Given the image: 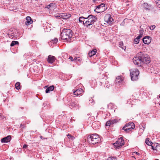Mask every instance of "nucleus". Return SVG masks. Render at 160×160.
Segmentation results:
<instances>
[{
    "instance_id": "obj_7",
    "label": "nucleus",
    "mask_w": 160,
    "mask_h": 160,
    "mask_svg": "<svg viewBox=\"0 0 160 160\" xmlns=\"http://www.w3.org/2000/svg\"><path fill=\"white\" fill-rule=\"evenodd\" d=\"M124 144V140L122 137L118 138L116 142L113 143L114 148L116 149L120 148Z\"/></svg>"
},
{
    "instance_id": "obj_22",
    "label": "nucleus",
    "mask_w": 160,
    "mask_h": 160,
    "mask_svg": "<svg viewBox=\"0 0 160 160\" xmlns=\"http://www.w3.org/2000/svg\"><path fill=\"white\" fill-rule=\"evenodd\" d=\"M19 42L18 41H13L10 45L11 47H12L14 46L15 45L18 44Z\"/></svg>"
},
{
    "instance_id": "obj_42",
    "label": "nucleus",
    "mask_w": 160,
    "mask_h": 160,
    "mask_svg": "<svg viewBox=\"0 0 160 160\" xmlns=\"http://www.w3.org/2000/svg\"><path fill=\"white\" fill-rule=\"evenodd\" d=\"M78 57H77V56H75L74 57V60L76 62H77V60L78 59Z\"/></svg>"
},
{
    "instance_id": "obj_19",
    "label": "nucleus",
    "mask_w": 160,
    "mask_h": 160,
    "mask_svg": "<svg viewBox=\"0 0 160 160\" xmlns=\"http://www.w3.org/2000/svg\"><path fill=\"white\" fill-rule=\"evenodd\" d=\"M105 10V8L102 9V8H98V7H97V8H96V9L95 10V11H96V12H97L98 13H99L100 12H103Z\"/></svg>"
},
{
    "instance_id": "obj_10",
    "label": "nucleus",
    "mask_w": 160,
    "mask_h": 160,
    "mask_svg": "<svg viewBox=\"0 0 160 160\" xmlns=\"http://www.w3.org/2000/svg\"><path fill=\"white\" fill-rule=\"evenodd\" d=\"M104 20L105 22L109 24L111 23L113 21V19L109 14L106 15L104 17Z\"/></svg>"
},
{
    "instance_id": "obj_35",
    "label": "nucleus",
    "mask_w": 160,
    "mask_h": 160,
    "mask_svg": "<svg viewBox=\"0 0 160 160\" xmlns=\"http://www.w3.org/2000/svg\"><path fill=\"white\" fill-rule=\"evenodd\" d=\"M142 35H143V33H142V32H141L140 34L139 35V36H138L137 37V38H138V39H140V38L142 37Z\"/></svg>"
},
{
    "instance_id": "obj_38",
    "label": "nucleus",
    "mask_w": 160,
    "mask_h": 160,
    "mask_svg": "<svg viewBox=\"0 0 160 160\" xmlns=\"http://www.w3.org/2000/svg\"><path fill=\"white\" fill-rule=\"evenodd\" d=\"M155 28V26L154 25H152L150 27V30H153Z\"/></svg>"
},
{
    "instance_id": "obj_8",
    "label": "nucleus",
    "mask_w": 160,
    "mask_h": 160,
    "mask_svg": "<svg viewBox=\"0 0 160 160\" xmlns=\"http://www.w3.org/2000/svg\"><path fill=\"white\" fill-rule=\"evenodd\" d=\"M135 127V126L133 122H129L126 124V125L122 128V129L128 132L129 131L134 129Z\"/></svg>"
},
{
    "instance_id": "obj_44",
    "label": "nucleus",
    "mask_w": 160,
    "mask_h": 160,
    "mask_svg": "<svg viewBox=\"0 0 160 160\" xmlns=\"http://www.w3.org/2000/svg\"><path fill=\"white\" fill-rule=\"evenodd\" d=\"M28 146L26 144H24L23 145V148H27Z\"/></svg>"
},
{
    "instance_id": "obj_51",
    "label": "nucleus",
    "mask_w": 160,
    "mask_h": 160,
    "mask_svg": "<svg viewBox=\"0 0 160 160\" xmlns=\"http://www.w3.org/2000/svg\"><path fill=\"white\" fill-rule=\"evenodd\" d=\"M159 98H160V96H159Z\"/></svg>"
},
{
    "instance_id": "obj_12",
    "label": "nucleus",
    "mask_w": 160,
    "mask_h": 160,
    "mask_svg": "<svg viewBox=\"0 0 160 160\" xmlns=\"http://www.w3.org/2000/svg\"><path fill=\"white\" fill-rule=\"evenodd\" d=\"M83 92L81 88L79 89H74L73 90V93L74 95L78 96L82 94Z\"/></svg>"
},
{
    "instance_id": "obj_20",
    "label": "nucleus",
    "mask_w": 160,
    "mask_h": 160,
    "mask_svg": "<svg viewBox=\"0 0 160 160\" xmlns=\"http://www.w3.org/2000/svg\"><path fill=\"white\" fill-rule=\"evenodd\" d=\"M143 7L146 9L149 10L151 6L148 5L147 3H145L143 4Z\"/></svg>"
},
{
    "instance_id": "obj_37",
    "label": "nucleus",
    "mask_w": 160,
    "mask_h": 160,
    "mask_svg": "<svg viewBox=\"0 0 160 160\" xmlns=\"http://www.w3.org/2000/svg\"><path fill=\"white\" fill-rule=\"evenodd\" d=\"M52 5V3H51L50 4L47 6V7H45V8H47L48 9H50L51 6Z\"/></svg>"
},
{
    "instance_id": "obj_39",
    "label": "nucleus",
    "mask_w": 160,
    "mask_h": 160,
    "mask_svg": "<svg viewBox=\"0 0 160 160\" xmlns=\"http://www.w3.org/2000/svg\"><path fill=\"white\" fill-rule=\"evenodd\" d=\"M112 106H113V104L112 103H110L108 105V108L111 109L112 108L111 107H112Z\"/></svg>"
},
{
    "instance_id": "obj_40",
    "label": "nucleus",
    "mask_w": 160,
    "mask_h": 160,
    "mask_svg": "<svg viewBox=\"0 0 160 160\" xmlns=\"http://www.w3.org/2000/svg\"><path fill=\"white\" fill-rule=\"evenodd\" d=\"M82 61V58L80 57H78V59L77 60V62L78 61V62H81Z\"/></svg>"
},
{
    "instance_id": "obj_25",
    "label": "nucleus",
    "mask_w": 160,
    "mask_h": 160,
    "mask_svg": "<svg viewBox=\"0 0 160 160\" xmlns=\"http://www.w3.org/2000/svg\"><path fill=\"white\" fill-rule=\"evenodd\" d=\"M111 122L112 125L117 123L118 122V120L116 119H111L110 120Z\"/></svg>"
},
{
    "instance_id": "obj_23",
    "label": "nucleus",
    "mask_w": 160,
    "mask_h": 160,
    "mask_svg": "<svg viewBox=\"0 0 160 160\" xmlns=\"http://www.w3.org/2000/svg\"><path fill=\"white\" fill-rule=\"evenodd\" d=\"M145 143L148 145L151 146L152 144V143L149 141L148 138H147L145 142Z\"/></svg>"
},
{
    "instance_id": "obj_45",
    "label": "nucleus",
    "mask_w": 160,
    "mask_h": 160,
    "mask_svg": "<svg viewBox=\"0 0 160 160\" xmlns=\"http://www.w3.org/2000/svg\"><path fill=\"white\" fill-rule=\"evenodd\" d=\"M93 99H92V98H91L90 100H89V101H91V102H93Z\"/></svg>"
},
{
    "instance_id": "obj_34",
    "label": "nucleus",
    "mask_w": 160,
    "mask_h": 160,
    "mask_svg": "<svg viewBox=\"0 0 160 160\" xmlns=\"http://www.w3.org/2000/svg\"><path fill=\"white\" fill-rule=\"evenodd\" d=\"M108 160H117V158H116L110 157L108 158Z\"/></svg>"
},
{
    "instance_id": "obj_24",
    "label": "nucleus",
    "mask_w": 160,
    "mask_h": 160,
    "mask_svg": "<svg viewBox=\"0 0 160 160\" xmlns=\"http://www.w3.org/2000/svg\"><path fill=\"white\" fill-rule=\"evenodd\" d=\"M16 88L17 90H19L20 88V83L19 82H16L15 84Z\"/></svg>"
},
{
    "instance_id": "obj_13",
    "label": "nucleus",
    "mask_w": 160,
    "mask_h": 160,
    "mask_svg": "<svg viewBox=\"0 0 160 160\" xmlns=\"http://www.w3.org/2000/svg\"><path fill=\"white\" fill-rule=\"evenodd\" d=\"M150 38V37L146 36L142 39L143 43L146 44H149L151 42V39Z\"/></svg>"
},
{
    "instance_id": "obj_43",
    "label": "nucleus",
    "mask_w": 160,
    "mask_h": 160,
    "mask_svg": "<svg viewBox=\"0 0 160 160\" xmlns=\"http://www.w3.org/2000/svg\"><path fill=\"white\" fill-rule=\"evenodd\" d=\"M24 128V125H22L21 124L20 126V128H21V129H22Z\"/></svg>"
},
{
    "instance_id": "obj_29",
    "label": "nucleus",
    "mask_w": 160,
    "mask_h": 160,
    "mask_svg": "<svg viewBox=\"0 0 160 160\" xmlns=\"http://www.w3.org/2000/svg\"><path fill=\"white\" fill-rule=\"evenodd\" d=\"M68 138L72 140H73L75 138L72 136L71 135L69 134H68L67 135Z\"/></svg>"
},
{
    "instance_id": "obj_48",
    "label": "nucleus",
    "mask_w": 160,
    "mask_h": 160,
    "mask_svg": "<svg viewBox=\"0 0 160 160\" xmlns=\"http://www.w3.org/2000/svg\"><path fill=\"white\" fill-rule=\"evenodd\" d=\"M42 136H40V138L42 139Z\"/></svg>"
},
{
    "instance_id": "obj_3",
    "label": "nucleus",
    "mask_w": 160,
    "mask_h": 160,
    "mask_svg": "<svg viewBox=\"0 0 160 160\" xmlns=\"http://www.w3.org/2000/svg\"><path fill=\"white\" fill-rule=\"evenodd\" d=\"M85 19H87V20L85 22L84 26L89 28H91L92 26V25L96 21L97 18L93 15H89Z\"/></svg>"
},
{
    "instance_id": "obj_46",
    "label": "nucleus",
    "mask_w": 160,
    "mask_h": 160,
    "mask_svg": "<svg viewBox=\"0 0 160 160\" xmlns=\"http://www.w3.org/2000/svg\"><path fill=\"white\" fill-rule=\"evenodd\" d=\"M135 153L137 154V155H140V153L138 152H136Z\"/></svg>"
},
{
    "instance_id": "obj_36",
    "label": "nucleus",
    "mask_w": 160,
    "mask_h": 160,
    "mask_svg": "<svg viewBox=\"0 0 160 160\" xmlns=\"http://www.w3.org/2000/svg\"><path fill=\"white\" fill-rule=\"evenodd\" d=\"M123 43L122 42H119V47L122 48V49H125L124 48H123L122 47V46L123 45Z\"/></svg>"
},
{
    "instance_id": "obj_15",
    "label": "nucleus",
    "mask_w": 160,
    "mask_h": 160,
    "mask_svg": "<svg viewBox=\"0 0 160 160\" xmlns=\"http://www.w3.org/2000/svg\"><path fill=\"white\" fill-rule=\"evenodd\" d=\"M67 13H58L55 15L54 16L57 18H62L64 19Z\"/></svg>"
},
{
    "instance_id": "obj_1",
    "label": "nucleus",
    "mask_w": 160,
    "mask_h": 160,
    "mask_svg": "<svg viewBox=\"0 0 160 160\" xmlns=\"http://www.w3.org/2000/svg\"><path fill=\"white\" fill-rule=\"evenodd\" d=\"M150 61L149 58L141 52L137 54L133 59V62L138 66H142L143 63L148 64Z\"/></svg>"
},
{
    "instance_id": "obj_41",
    "label": "nucleus",
    "mask_w": 160,
    "mask_h": 160,
    "mask_svg": "<svg viewBox=\"0 0 160 160\" xmlns=\"http://www.w3.org/2000/svg\"><path fill=\"white\" fill-rule=\"evenodd\" d=\"M69 59L70 60L72 61H74V59L73 58V57L71 56H70L69 57Z\"/></svg>"
},
{
    "instance_id": "obj_26",
    "label": "nucleus",
    "mask_w": 160,
    "mask_h": 160,
    "mask_svg": "<svg viewBox=\"0 0 160 160\" xmlns=\"http://www.w3.org/2000/svg\"><path fill=\"white\" fill-rule=\"evenodd\" d=\"M76 104L77 103L76 102H73L69 106L70 108H72L74 107L76 105Z\"/></svg>"
},
{
    "instance_id": "obj_2",
    "label": "nucleus",
    "mask_w": 160,
    "mask_h": 160,
    "mask_svg": "<svg viewBox=\"0 0 160 160\" xmlns=\"http://www.w3.org/2000/svg\"><path fill=\"white\" fill-rule=\"evenodd\" d=\"M72 30L69 29H64L61 33V39L70 42L69 39L72 37Z\"/></svg>"
},
{
    "instance_id": "obj_30",
    "label": "nucleus",
    "mask_w": 160,
    "mask_h": 160,
    "mask_svg": "<svg viewBox=\"0 0 160 160\" xmlns=\"http://www.w3.org/2000/svg\"><path fill=\"white\" fill-rule=\"evenodd\" d=\"M111 125H112V124H111V122L110 120L109 121H108L106 122L105 125L106 126H110Z\"/></svg>"
},
{
    "instance_id": "obj_11",
    "label": "nucleus",
    "mask_w": 160,
    "mask_h": 160,
    "mask_svg": "<svg viewBox=\"0 0 160 160\" xmlns=\"http://www.w3.org/2000/svg\"><path fill=\"white\" fill-rule=\"evenodd\" d=\"M56 59V58L55 56L49 55L48 56L47 61L49 63H52L55 61Z\"/></svg>"
},
{
    "instance_id": "obj_49",
    "label": "nucleus",
    "mask_w": 160,
    "mask_h": 160,
    "mask_svg": "<svg viewBox=\"0 0 160 160\" xmlns=\"http://www.w3.org/2000/svg\"><path fill=\"white\" fill-rule=\"evenodd\" d=\"M155 160H159L158 159H156Z\"/></svg>"
},
{
    "instance_id": "obj_6",
    "label": "nucleus",
    "mask_w": 160,
    "mask_h": 160,
    "mask_svg": "<svg viewBox=\"0 0 160 160\" xmlns=\"http://www.w3.org/2000/svg\"><path fill=\"white\" fill-rule=\"evenodd\" d=\"M18 31L15 28H11L8 31V36L10 38L15 39L18 36Z\"/></svg>"
},
{
    "instance_id": "obj_47",
    "label": "nucleus",
    "mask_w": 160,
    "mask_h": 160,
    "mask_svg": "<svg viewBox=\"0 0 160 160\" xmlns=\"http://www.w3.org/2000/svg\"><path fill=\"white\" fill-rule=\"evenodd\" d=\"M151 146L152 147V148L153 149V150H155V149L154 148V147L153 146H152V144L151 145Z\"/></svg>"
},
{
    "instance_id": "obj_5",
    "label": "nucleus",
    "mask_w": 160,
    "mask_h": 160,
    "mask_svg": "<svg viewBox=\"0 0 160 160\" xmlns=\"http://www.w3.org/2000/svg\"><path fill=\"white\" fill-rule=\"evenodd\" d=\"M130 76L131 80L135 81L138 79V76L139 73V70L137 69H131L130 70Z\"/></svg>"
},
{
    "instance_id": "obj_17",
    "label": "nucleus",
    "mask_w": 160,
    "mask_h": 160,
    "mask_svg": "<svg viewBox=\"0 0 160 160\" xmlns=\"http://www.w3.org/2000/svg\"><path fill=\"white\" fill-rule=\"evenodd\" d=\"M97 50L96 49H94L90 52L88 53V56L91 57L95 55L97 52Z\"/></svg>"
},
{
    "instance_id": "obj_32",
    "label": "nucleus",
    "mask_w": 160,
    "mask_h": 160,
    "mask_svg": "<svg viewBox=\"0 0 160 160\" xmlns=\"http://www.w3.org/2000/svg\"><path fill=\"white\" fill-rule=\"evenodd\" d=\"M139 39H138L137 38H136L134 39V43L136 44H138L139 42Z\"/></svg>"
},
{
    "instance_id": "obj_9",
    "label": "nucleus",
    "mask_w": 160,
    "mask_h": 160,
    "mask_svg": "<svg viewBox=\"0 0 160 160\" xmlns=\"http://www.w3.org/2000/svg\"><path fill=\"white\" fill-rule=\"evenodd\" d=\"M123 78L120 76H118L115 80L116 84L118 85H122L123 83Z\"/></svg>"
},
{
    "instance_id": "obj_27",
    "label": "nucleus",
    "mask_w": 160,
    "mask_h": 160,
    "mask_svg": "<svg viewBox=\"0 0 160 160\" xmlns=\"http://www.w3.org/2000/svg\"><path fill=\"white\" fill-rule=\"evenodd\" d=\"M97 7H98V8H101L102 9L105 8V4L103 3L101 4L100 5L97 6Z\"/></svg>"
},
{
    "instance_id": "obj_33",
    "label": "nucleus",
    "mask_w": 160,
    "mask_h": 160,
    "mask_svg": "<svg viewBox=\"0 0 160 160\" xmlns=\"http://www.w3.org/2000/svg\"><path fill=\"white\" fill-rule=\"evenodd\" d=\"M58 41V39L57 38H55L53 40H52L51 41V42L52 43H56Z\"/></svg>"
},
{
    "instance_id": "obj_50",
    "label": "nucleus",
    "mask_w": 160,
    "mask_h": 160,
    "mask_svg": "<svg viewBox=\"0 0 160 160\" xmlns=\"http://www.w3.org/2000/svg\"><path fill=\"white\" fill-rule=\"evenodd\" d=\"M1 116V114H0V116Z\"/></svg>"
},
{
    "instance_id": "obj_14",
    "label": "nucleus",
    "mask_w": 160,
    "mask_h": 160,
    "mask_svg": "<svg viewBox=\"0 0 160 160\" xmlns=\"http://www.w3.org/2000/svg\"><path fill=\"white\" fill-rule=\"evenodd\" d=\"M11 139V137L8 135L6 137H4L1 139V141L2 143L8 142H9Z\"/></svg>"
},
{
    "instance_id": "obj_28",
    "label": "nucleus",
    "mask_w": 160,
    "mask_h": 160,
    "mask_svg": "<svg viewBox=\"0 0 160 160\" xmlns=\"http://www.w3.org/2000/svg\"><path fill=\"white\" fill-rule=\"evenodd\" d=\"M71 15L70 14L67 13L66 15L65 16V17L64 18V19L66 20L67 19L71 17Z\"/></svg>"
},
{
    "instance_id": "obj_21",
    "label": "nucleus",
    "mask_w": 160,
    "mask_h": 160,
    "mask_svg": "<svg viewBox=\"0 0 160 160\" xmlns=\"http://www.w3.org/2000/svg\"><path fill=\"white\" fill-rule=\"evenodd\" d=\"M86 18L83 17H81L79 18V22L83 23V24H84V25L85 24V22H84V19H85Z\"/></svg>"
},
{
    "instance_id": "obj_16",
    "label": "nucleus",
    "mask_w": 160,
    "mask_h": 160,
    "mask_svg": "<svg viewBox=\"0 0 160 160\" xmlns=\"http://www.w3.org/2000/svg\"><path fill=\"white\" fill-rule=\"evenodd\" d=\"M26 21H25V24L27 26L29 25L33 22V21L29 16H27L26 18Z\"/></svg>"
},
{
    "instance_id": "obj_18",
    "label": "nucleus",
    "mask_w": 160,
    "mask_h": 160,
    "mask_svg": "<svg viewBox=\"0 0 160 160\" xmlns=\"http://www.w3.org/2000/svg\"><path fill=\"white\" fill-rule=\"evenodd\" d=\"M54 88V87L53 85L51 86L46 89L45 92L46 93H49L50 91L53 90Z\"/></svg>"
},
{
    "instance_id": "obj_4",
    "label": "nucleus",
    "mask_w": 160,
    "mask_h": 160,
    "mask_svg": "<svg viewBox=\"0 0 160 160\" xmlns=\"http://www.w3.org/2000/svg\"><path fill=\"white\" fill-rule=\"evenodd\" d=\"M87 139L88 142L93 144L98 143L100 140L98 135L96 134L91 135L89 137H88Z\"/></svg>"
},
{
    "instance_id": "obj_31",
    "label": "nucleus",
    "mask_w": 160,
    "mask_h": 160,
    "mask_svg": "<svg viewBox=\"0 0 160 160\" xmlns=\"http://www.w3.org/2000/svg\"><path fill=\"white\" fill-rule=\"evenodd\" d=\"M156 4L157 6L160 8V0H158L156 2Z\"/></svg>"
}]
</instances>
